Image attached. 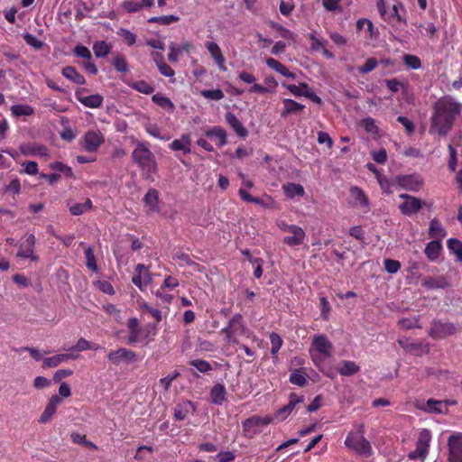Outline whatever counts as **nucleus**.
I'll return each instance as SVG.
<instances>
[{"label": "nucleus", "mask_w": 462, "mask_h": 462, "mask_svg": "<svg viewBox=\"0 0 462 462\" xmlns=\"http://www.w3.org/2000/svg\"><path fill=\"white\" fill-rule=\"evenodd\" d=\"M461 104L446 97L439 99L434 105L430 133L438 132L439 135H447L452 128L456 116L460 113Z\"/></svg>", "instance_id": "obj_1"}, {"label": "nucleus", "mask_w": 462, "mask_h": 462, "mask_svg": "<svg viewBox=\"0 0 462 462\" xmlns=\"http://www.w3.org/2000/svg\"><path fill=\"white\" fill-rule=\"evenodd\" d=\"M132 160L141 169L145 179L150 178L157 170L155 156L144 143H137L132 152Z\"/></svg>", "instance_id": "obj_2"}, {"label": "nucleus", "mask_w": 462, "mask_h": 462, "mask_svg": "<svg viewBox=\"0 0 462 462\" xmlns=\"http://www.w3.org/2000/svg\"><path fill=\"white\" fill-rule=\"evenodd\" d=\"M345 445L360 456L370 457L373 453L370 442L364 437V425H360L356 432L348 434Z\"/></svg>", "instance_id": "obj_3"}, {"label": "nucleus", "mask_w": 462, "mask_h": 462, "mask_svg": "<svg viewBox=\"0 0 462 462\" xmlns=\"http://www.w3.org/2000/svg\"><path fill=\"white\" fill-rule=\"evenodd\" d=\"M457 332V327L454 323L434 319L430 323L429 335L434 339H441L454 335Z\"/></svg>", "instance_id": "obj_4"}, {"label": "nucleus", "mask_w": 462, "mask_h": 462, "mask_svg": "<svg viewBox=\"0 0 462 462\" xmlns=\"http://www.w3.org/2000/svg\"><path fill=\"white\" fill-rule=\"evenodd\" d=\"M448 461L462 462V433L452 434L448 439Z\"/></svg>", "instance_id": "obj_5"}, {"label": "nucleus", "mask_w": 462, "mask_h": 462, "mask_svg": "<svg viewBox=\"0 0 462 462\" xmlns=\"http://www.w3.org/2000/svg\"><path fill=\"white\" fill-rule=\"evenodd\" d=\"M395 180L402 188L411 191H418L423 184L422 178L418 174L399 175Z\"/></svg>", "instance_id": "obj_6"}, {"label": "nucleus", "mask_w": 462, "mask_h": 462, "mask_svg": "<svg viewBox=\"0 0 462 462\" xmlns=\"http://www.w3.org/2000/svg\"><path fill=\"white\" fill-rule=\"evenodd\" d=\"M107 358L114 365H119L120 363H133L136 361L137 356L135 352L127 348L121 347L116 351H111L107 355Z\"/></svg>", "instance_id": "obj_7"}, {"label": "nucleus", "mask_w": 462, "mask_h": 462, "mask_svg": "<svg viewBox=\"0 0 462 462\" xmlns=\"http://www.w3.org/2000/svg\"><path fill=\"white\" fill-rule=\"evenodd\" d=\"M303 402V396H298L294 393H291L289 396V402L276 411L274 413V419H277L278 420H284L291 413L295 407Z\"/></svg>", "instance_id": "obj_8"}, {"label": "nucleus", "mask_w": 462, "mask_h": 462, "mask_svg": "<svg viewBox=\"0 0 462 462\" xmlns=\"http://www.w3.org/2000/svg\"><path fill=\"white\" fill-rule=\"evenodd\" d=\"M272 418L270 417H259V416H253L248 419H246L243 422V430L245 434H256L257 428L267 426L269 423H271Z\"/></svg>", "instance_id": "obj_9"}, {"label": "nucleus", "mask_w": 462, "mask_h": 462, "mask_svg": "<svg viewBox=\"0 0 462 462\" xmlns=\"http://www.w3.org/2000/svg\"><path fill=\"white\" fill-rule=\"evenodd\" d=\"M222 333L226 334L228 340L235 334H243L245 332V326L243 317L241 314L235 315L228 322V325L222 328Z\"/></svg>", "instance_id": "obj_10"}, {"label": "nucleus", "mask_w": 462, "mask_h": 462, "mask_svg": "<svg viewBox=\"0 0 462 462\" xmlns=\"http://www.w3.org/2000/svg\"><path fill=\"white\" fill-rule=\"evenodd\" d=\"M285 231L291 233L292 236H288L283 238V243L290 245H299L303 243L305 237V232L303 229L295 225L286 226Z\"/></svg>", "instance_id": "obj_11"}, {"label": "nucleus", "mask_w": 462, "mask_h": 462, "mask_svg": "<svg viewBox=\"0 0 462 462\" xmlns=\"http://www.w3.org/2000/svg\"><path fill=\"white\" fill-rule=\"evenodd\" d=\"M103 142L100 133L96 131H88L84 135L82 147L88 152H94L97 150Z\"/></svg>", "instance_id": "obj_12"}, {"label": "nucleus", "mask_w": 462, "mask_h": 462, "mask_svg": "<svg viewBox=\"0 0 462 462\" xmlns=\"http://www.w3.org/2000/svg\"><path fill=\"white\" fill-rule=\"evenodd\" d=\"M85 88H79L76 91L75 96L76 98L85 106L90 108H97L102 106L103 97L99 94H94L88 97L82 96V93L85 92Z\"/></svg>", "instance_id": "obj_13"}, {"label": "nucleus", "mask_w": 462, "mask_h": 462, "mask_svg": "<svg viewBox=\"0 0 462 462\" xmlns=\"http://www.w3.org/2000/svg\"><path fill=\"white\" fill-rule=\"evenodd\" d=\"M60 402L61 398L59 395L51 396L38 420L39 423L46 424L50 422L52 420V417L57 411V406Z\"/></svg>", "instance_id": "obj_14"}, {"label": "nucleus", "mask_w": 462, "mask_h": 462, "mask_svg": "<svg viewBox=\"0 0 462 462\" xmlns=\"http://www.w3.org/2000/svg\"><path fill=\"white\" fill-rule=\"evenodd\" d=\"M312 346L325 356H330L333 347L331 342L325 335H317L312 339Z\"/></svg>", "instance_id": "obj_15"}, {"label": "nucleus", "mask_w": 462, "mask_h": 462, "mask_svg": "<svg viewBox=\"0 0 462 462\" xmlns=\"http://www.w3.org/2000/svg\"><path fill=\"white\" fill-rule=\"evenodd\" d=\"M423 202L421 199L413 197L408 201H403L399 205V209L402 215L411 216L420 211L422 208Z\"/></svg>", "instance_id": "obj_16"}, {"label": "nucleus", "mask_w": 462, "mask_h": 462, "mask_svg": "<svg viewBox=\"0 0 462 462\" xmlns=\"http://www.w3.org/2000/svg\"><path fill=\"white\" fill-rule=\"evenodd\" d=\"M143 202L148 208L149 213L159 212V191L155 189H150L143 197Z\"/></svg>", "instance_id": "obj_17"}, {"label": "nucleus", "mask_w": 462, "mask_h": 462, "mask_svg": "<svg viewBox=\"0 0 462 462\" xmlns=\"http://www.w3.org/2000/svg\"><path fill=\"white\" fill-rule=\"evenodd\" d=\"M225 116L226 123L229 125L231 128H233L235 133L240 138H245L248 135V131L245 128V126L236 116V115H234L231 112H227Z\"/></svg>", "instance_id": "obj_18"}, {"label": "nucleus", "mask_w": 462, "mask_h": 462, "mask_svg": "<svg viewBox=\"0 0 462 462\" xmlns=\"http://www.w3.org/2000/svg\"><path fill=\"white\" fill-rule=\"evenodd\" d=\"M206 48L210 53L212 59L216 61L218 68L222 70H226L225 67V58L221 52L219 46L214 42H208L206 44Z\"/></svg>", "instance_id": "obj_19"}, {"label": "nucleus", "mask_w": 462, "mask_h": 462, "mask_svg": "<svg viewBox=\"0 0 462 462\" xmlns=\"http://www.w3.org/2000/svg\"><path fill=\"white\" fill-rule=\"evenodd\" d=\"M79 355L74 354H58L51 357L45 358L43 360L44 367H56L63 362H67L70 359L78 358Z\"/></svg>", "instance_id": "obj_20"}, {"label": "nucleus", "mask_w": 462, "mask_h": 462, "mask_svg": "<svg viewBox=\"0 0 462 462\" xmlns=\"http://www.w3.org/2000/svg\"><path fill=\"white\" fill-rule=\"evenodd\" d=\"M283 110L281 113L282 117H286L291 114L301 113L304 106L291 98H285L282 101Z\"/></svg>", "instance_id": "obj_21"}, {"label": "nucleus", "mask_w": 462, "mask_h": 462, "mask_svg": "<svg viewBox=\"0 0 462 462\" xmlns=\"http://www.w3.org/2000/svg\"><path fill=\"white\" fill-rule=\"evenodd\" d=\"M153 5V0H127L122 5L123 8L128 13H135L140 11L143 7H152Z\"/></svg>", "instance_id": "obj_22"}, {"label": "nucleus", "mask_w": 462, "mask_h": 462, "mask_svg": "<svg viewBox=\"0 0 462 462\" xmlns=\"http://www.w3.org/2000/svg\"><path fill=\"white\" fill-rule=\"evenodd\" d=\"M211 402L214 404L221 405L226 400V391L223 384L217 383L210 391Z\"/></svg>", "instance_id": "obj_23"}, {"label": "nucleus", "mask_w": 462, "mask_h": 462, "mask_svg": "<svg viewBox=\"0 0 462 462\" xmlns=\"http://www.w3.org/2000/svg\"><path fill=\"white\" fill-rule=\"evenodd\" d=\"M422 285L427 289H445L449 286L448 282L444 276L426 277Z\"/></svg>", "instance_id": "obj_24"}, {"label": "nucleus", "mask_w": 462, "mask_h": 462, "mask_svg": "<svg viewBox=\"0 0 462 462\" xmlns=\"http://www.w3.org/2000/svg\"><path fill=\"white\" fill-rule=\"evenodd\" d=\"M61 74L67 79L78 84L84 85L86 83L85 78L77 71V69L72 66H66L62 69Z\"/></svg>", "instance_id": "obj_25"}, {"label": "nucleus", "mask_w": 462, "mask_h": 462, "mask_svg": "<svg viewBox=\"0 0 462 462\" xmlns=\"http://www.w3.org/2000/svg\"><path fill=\"white\" fill-rule=\"evenodd\" d=\"M173 151H182L187 154L190 152V138L188 134H183L180 139H175L170 144Z\"/></svg>", "instance_id": "obj_26"}, {"label": "nucleus", "mask_w": 462, "mask_h": 462, "mask_svg": "<svg viewBox=\"0 0 462 462\" xmlns=\"http://www.w3.org/2000/svg\"><path fill=\"white\" fill-rule=\"evenodd\" d=\"M360 370L359 365H357L353 361L343 360L340 362V366L337 367V372L343 376H350Z\"/></svg>", "instance_id": "obj_27"}, {"label": "nucleus", "mask_w": 462, "mask_h": 462, "mask_svg": "<svg viewBox=\"0 0 462 462\" xmlns=\"http://www.w3.org/2000/svg\"><path fill=\"white\" fill-rule=\"evenodd\" d=\"M429 235L431 238L439 240L446 236V231L437 218H433L430 222Z\"/></svg>", "instance_id": "obj_28"}, {"label": "nucleus", "mask_w": 462, "mask_h": 462, "mask_svg": "<svg viewBox=\"0 0 462 462\" xmlns=\"http://www.w3.org/2000/svg\"><path fill=\"white\" fill-rule=\"evenodd\" d=\"M441 250V244L439 241L433 240L427 244L425 247V254L430 261H436Z\"/></svg>", "instance_id": "obj_29"}, {"label": "nucleus", "mask_w": 462, "mask_h": 462, "mask_svg": "<svg viewBox=\"0 0 462 462\" xmlns=\"http://www.w3.org/2000/svg\"><path fill=\"white\" fill-rule=\"evenodd\" d=\"M152 100L159 106L166 109L169 112H173L175 109L174 104L171 99L160 93H157L152 97Z\"/></svg>", "instance_id": "obj_30"}, {"label": "nucleus", "mask_w": 462, "mask_h": 462, "mask_svg": "<svg viewBox=\"0 0 462 462\" xmlns=\"http://www.w3.org/2000/svg\"><path fill=\"white\" fill-rule=\"evenodd\" d=\"M92 208V201L88 199L84 203H75L69 205V210L73 216H80L87 211L90 210Z\"/></svg>", "instance_id": "obj_31"}, {"label": "nucleus", "mask_w": 462, "mask_h": 462, "mask_svg": "<svg viewBox=\"0 0 462 462\" xmlns=\"http://www.w3.org/2000/svg\"><path fill=\"white\" fill-rule=\"evenodd\" d=\"M283 190L287 197L292 199L295 196L302 197L305 193L304 188L298 183H287L283 185Z\"/></svg>", "instance_id": "obj_32"}, {"label": "nucleus", "mask_w": 462, "mask_h": 462, "mask_svg": "<svg viewBox=\"0 0 462 462\" xmlns=\"http://www.w3.org/2000/svg\"><path fill=\"white\" fill-rule=\"evenodd\" d=\"M206 136L208 138L217 137L219 140L218 145L221 147L226 143V132L219 126H216L206 132Z\"/></svg>", "instance_id": "obj_33"}, {"label": "nucleus", "mask_w": 462, "mask_h": 462, "mask_svg": "<svg viewBox=\"0 0 462 462\" xmlns=\"http://www.w3.org/2000/svg\"><path fill=\"white\" fill-rule=\"evenodd\" d=\"M180 21V17L177 15H162V16H152L148 19V23H159L162 25H168Z\"/></svg>", "instance_id": "obj_34"}, {"label": "nucleus", "mask_w": 462, "mask_h": 462, "mask_svg": "<svg viewBox=\"0 0 462 462\" xmlns=\"http://www.w3.org/2000/svg\"><path fill=\"white\" fill-rule=\"evenodd\" d=\"M290 383L292 384L303 387L307 384V377L304 372H300L298 369H295L291 372L289 378Z\"/></svg>", "instance_id": "obj_35"}, {"label": "nucleus", "mask_w": 462, "mask_h": 462, "mask_svg": "<svg viewBox=\"0 0 462 462\" xmlns=\"http://www.w3.org/2000/svg\"><path fill=\"white\" fill-rule=\"evenodd\" d=\"M350 194L352 198L355 199L356 203H357L361 207H366L368 205V199L364 193V191L358 187H352L350 189Z\"/></svg>", "instance_id": "obj_36"}, {"label": "nucleus", "mask_w": 462, "mask_h": 462, "mask_svg": "<svg viewBox=\"0 0 462 462\" xmlns=\"http://www.w3.org/2000/svg\"><path fill=\"white\" fill-rule=\"evenodd\" d=\"M50 168L53 171L63 173L66 177H68L69 179L75 178V175L73 173L71 167H69L60 162H51L50 164Z\"/></svg>", "instance_id": "obj_37"}, {"label": "nucleus", "mask_w": 462, "mask_h": 462, "mask_svg": "<svg viewBox=\"0 0 462 462\" xmlns=\"http://www.w3.org/2000/svg\"><path fill=\"white\" fill-rule=\"evenodd\" d=\"M270 341H271V355L273 359L277 358V353L282 346V337L275 332L270 334Z\"/></svg>", "instance_id": "obj_38"}, {"label": "nucleus", "mask_w": 462, "mask_h": 462, "mask_svg": "<svg viewBox=\"0 0 462 462\" xmlns=\"http://www.w3.org/2000/svg\"><path fill=\"white\" fill-rule=\"evenodd\" d=\"M127 326L130 330L129 341L131 343H134L137 341L139 334H140V330L138 328L139 321L136 318H131L128 320Z\"/></svg>", "instance_id": "obj_39"}, {"label": "nucleus", "mask_w": 462, "mask_h": 462, "mask_svg": "<svg viewBox=\"0 0 462 462\" xmlns=\"http://www.w3.org/2000/svg\"><path fill=\"white\" fill-rule=\"evenodd\" d=\"M110 46L104 41L97 42L93 45V51L97 58H104L110 52Z\"/></svg>", "instance_id": "obj_40"}, {"label": "nucleus", "mask_w": 462, "mask_h": 462, "mask_svg": "<svg viewBox=\"0 0 462 462\" xmlns=\"http://www.w3.org/2000/svg\"><path fill=\"white\" fill-rule=\"evenodd\" d=\"M448 247L462 262V242L456 238H450L448 240Z\"/></svg>", "instance_id": "obj_41"}, {"label": "nucleus", "mask_w": 462, "mask_h": 462, "mask_svg": "<svg viewBox=\"0 0 462 462\" xmlns=\"http://www.w3.org/2000/svg\"><path fill=\"white\" fill-rule=\"evenodd\" d=\"M360 125L364 128L366 133L373 135H377L379 132L378 126L375 125V121L372 117H366L360 122Z\"/></svg>", "instance_id": "obj_42"}, {"label": "nucleus", "mask_w": 462, "mask_h": 462, "mask_svg": "<svg viewBox=\"0 0 462 462\" xmlns=\"http://www.w3.org/2000/svg\"><path fill=\"white\" fill-rule=\"evenodd\" d=\"M131 88L143 94H152L154 91V88L148 84L144 80H137L132 83Z\"/></svg>", "instance_id": "obj_43"}, {"label": "nucleus", "mask_w": 462, "mask_h": 462, "mask_svg": "<svg viewBox=\"0 0 462 462\" xmlns=\"http://www.w3.org/2000/svg\"><path fill=\"white\" fill-rule=\"evenodd\" d=\"M11 111L15 116H32L34 113L33 108L28 105H14Z\"/></svg>", "instance_id": "obj_44"}, {"label": "nucleus", "mask_w": 462, "mask_h": 462, "mask_svg": "<svg viewBox=\"0 0 462 462\" xmlns=\"http://www.w3.org/2000/svg\"><path fill=\"white\" fill-rule=\"evenodd\" d=\"M84 254L87 260L86 266L88 267V269L93 272H97V265L93 249L91 247H88L87 249H85Z\"/></svg>", "instance_id": "obj_45"}, {"label": "nucleus", "mask_w": 462, "mask_h": 462, "mask_svg": "<svg viewBox=\"0 0 462 462\" xmlns=\"http://www.w3.org/2000/svg\"><path fill=\"white\" fill-rule=\"evenodd\" d=\"M201 96L210 100H220L225 95L220 88L217 89H205L200 92Z\"/></svg>", "instance_id": "obj_46"}, {"label": "nucleus", "mask_w": 462, "mask_h": 462, "mask_svg": "<svg viewBox=\"0 0 462 462\" xmlns=\"http://www.w3.org/2000/svg\"><path fill=\"white\" fill-rule=\"evenodd\" d=\"M266 65L270 69L275 70L276 72L280 73L282 76L286 75V72L288 70V68L286 66L282 65L280 61L273 58H268L266 60Z\"/></svg>", "instance_id": "obj_47"}, {"label": "nucleus", "mask_w": 462, "mask_h": 462, "mask_svg": "<svg viewBox=\"0 0 462 462\" xmlns=\"http://www.w3.org/2000/svg\"><path fill=\"white\" fill-rule=\"evenodd\" d=\"M70 437H71L72 441L76 444H79V445L92 448L95 449L97 448V446L94 443H92L91 441H88L87 439L86 435L73 432V433H71Z\"/></svg>", "instance_id": "obj_48"}, {"label": "nucleus", "mask_w": 462, "mask_h": 462, "mask_svg": "<svg viewBox=\"0 0 462 462\" xmlns=\"http://www.w3.org/2000/svg\"><path fill=\"white\" fill-rule=\"evenodd\" d=\"M190 365L194 366L200 373L206 374L212 370L211 365L205 360L194 359L189 362Z\"/></svg>", "instance_id": "obj_49"}, {"label": "nucleus", "mask_w": 462, "mask_h": 462, "mask_svg": "<svg viewBox=\"0 0 462 462\" xmlns=\"http://www.w3.org/2000/svg\"><path fill=\"white\" fill-rule=\"evenodd\" d=\"M403 62L407 67L412 69H418L421 66L420 58L411 54H405L403 56Z\"/></svg>", "instance_id": "obj_50"}, {"label": "nucleus", "mask_w": 462, "mask_h": 462, "mask_svg": "<svg viewBox=\"0 0 462 462\" xmlns=\"http://www.w3.org/2000/svg\"><path fill=\"white\" fill-rule=\"evenodd\" d=\"M113 65L119 72H127L129 70L128 63L123 55H117L113 61Z\"/></svg>", "instance_id": "obj_51"}, {"label": "nucleus", "mask_w": 462, "mask_h": 462, "mask_svg": "<svg viewBox=\"0 0 462 462\" xmlns=\"http://www.w3.org/2000/svg\"><path fill=\"white\" fill-rule=\"evenodd\" d=\"M383 265L385 271L390 274L396 273L402 266L399 261L393 259H384Z\"/></svg>", "instance_id": "obj_52"}, {"label": "nucleus", "mask_w": 462, "mask_h": 462, "mask_svg": "<svg viewBox=\"0 0 462 462\" xmlns=\"http://www.w3.org/2000/svg\"><path fill=\"white\" fill-rule=\"evenodd\" d=\"M73 53L75 56H77L79 58H82L84 60H91L92 59L91 51L86 46H84L82 44H78L73 49Z\"/></svg>", "instance_id": "obj_53"}, {"label": "nucleus", "mask_w": 462, "mask_h": 462, "mask_svg": "<svg viewBox=\"0 0 462 462\" xmlns=\"http://www.w3.org/2000/svg\"><path fill=\"white\" fill-rule=\"evenodd\" d=\"M23 38L28 45L36 50H39L43 46V42L32 33H24Z\"/></svg>", "instance_id": "obj_54"}, {"label": "nucleus", "mask_w": 462, "mask_h": 462, "mask_svg": "<svg viewBox=\"0 0 462 462\" xmlns=\"http://www.w3.org/2000/svg\"><path fill=\"white\" fill-rule=\"evenodd\" d=\"M443 402L437 401L434 399H429L427 401V411L433 413H442L444 412L442 410Z\"/></svg>", "instance_id": "obj_55"}, {"label": "nucleus", "mask_w": 462, "mask_h": 462, "mask_svg": "<svg viewBox=\"0 0 462 462\" xmlns=\"http://www.w3.org/2000/svg\"><path fill=\"white\" fill-rule=\"evenodd\" d=\"M300 88L305 89L303 97H308L309 99H310L315 104H318V105H321L322 104L321 98L316 93H314L313 91H311L310 89V88H309L307 83H300Z\"/></svg>", "instance_id": "obj_56"}, {"label": "nucleus", "mask_w": 462, "mask_h": 462, "mask_svg": "<svg viewBox=\"0 0 462 462\" xmlns=\"http://www.w3.org/2000/svg\"><path fill=\"white\" fill-rule=\"evenodd\" d=\"M377 64L378 62L376 59L369 58L365 60V64L358 69V70L360 73L366 74L374 70L376 68Z\"/></svg>", "instance_id": "obj_57"}, {"label": "nucleus", "mask_w": 462, "mask_h": 462, "mask_svg": "<svg viewBox=\"0 0 462 462\" xmlns=\"http://www.w3.org/2000/svg\"><path fill=\"white\" fill-rule=\"evenodd\" d=\"M427 453L428 450L426 449V448H421L419 445H417L416 449L409 454V458H420L421 460H424L426 458Z\"/></svg>", "instance_id": "obj_58"}, {"label": "nucleus", "mask_w": 462, "mask_h": 462, "mask_svg": "<svg viewBox=\"0 0 462 462\" xmlns=\"http://www.w3.org/2000/svg\"><path fill=\"white\" fill-rule=\"evenodd\" d=\"M430 439V436L429 430H423L420 433V437H419L417 445H419L421 448H426V449L428 450Z\"/></svg>", "instance_id": "obj_59"}, {"label": "nucleus", "mask_w": 462, "mask_h": 462, "mask_svg": "<svg viewBox=\"0 0 462 462\" xmlns=\"http://www.w3.org/2000/svg\"><path fill=\"white\" fill-rule=\"evenodd\" d=\"M119 35L127 42L128 45H133L136 41V35L128 31L127 29H121Z\"/></svg>", "instance_id": "obj_60"}, {"label": "nucleus", "mask_w": 462, "mask_h": 462, "mask_svg": "<svg viewBox=\"0 0 462 462\" xmlns=\"http://www.w3.org/2000/svg\"><path fill=\"white\" fill-rule=\"evenodd\" d=\"M449 151V161H448V168L452 171H456L457 167V152L452 144H448Z\"/></svg>", "instance_id": "obj_61"}, {"label": "nucleus", "mask_w": 462, "mask_h": 462, "mask_svg": "<svg viewBox=\"0 0 462 462\" xmlns=\"http://www.w3.org/2000/svg\"><path fill=\"white\" fill-rule=\"evenodd\" d=\"M400 325L404 329H411L414 328H420L417 319H402L399 321Z\"/></svg>", "instance_id": "obj_62"}, {"label": "nucleus", "mask_w": 462, "mask_h": 462, "mask_svg": "<svg viewBox=\"0 0 462 462\" xmlns=\"http://www.w3.org/2000/svg\"><path fill=\"white\" fill-rule=\"evenodd\" d=\"M397 121L404 126V128L408 134L413 133L414 128H415L414 124L410 119H408L405 116H399L397 117Z\"/></svg>", "instance_id": "obj_63"}, {"label": "nucleus", "mask_w": 462, "mask_h": 462, "mask_svg": "<svg viewBox=\"0 0 462 462\" xmlns=\"http://www.w3.org/2000/svg\"><path fill=\"white\" fill-rule=\"evenodd\" d=\"M373 160L377 163H384L387 160V152L385 149H381L377 152H373Z\"/></svg>", "instance_id": "obj_64"}]
</instances>
